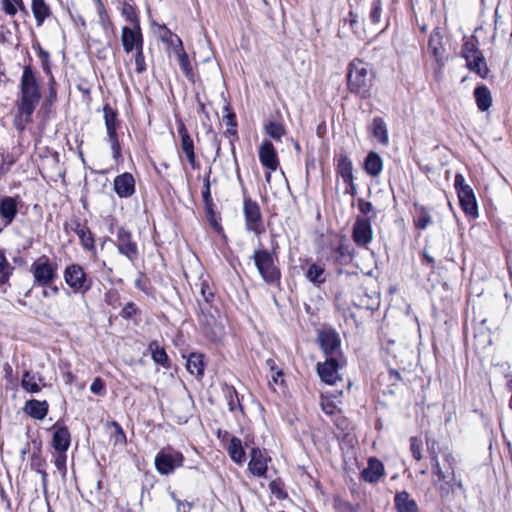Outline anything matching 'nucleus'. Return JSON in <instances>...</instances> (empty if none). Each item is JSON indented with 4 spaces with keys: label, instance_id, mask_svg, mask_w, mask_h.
Segmentation results:
<instances>
[{
    "label": "nucleus",
    "instance_id": "nucleus-60",
    "mask_svg": "<svg viewBox=\"0 0 512 512\" xmlns=\"http://www.w3.org/2000/svg\"><path fill=\"white\" fill-rule=\"evenodd\" d=\"M321 407H322V410L324 411V413L327 415L334 414L336 411V408H337L336 405L332 401L324 400V399H322Z\"/></svg>",
    "mask_w": 512,
    "mask_h": 512
},
{
    "label": "nucleus",
    "instance_id": "nucleus-13",
    "mask_svg": "<svg viewBox=\"0 0 512 512\" xmlns=\"http://www.w3.org/2000/svg\"><path fill=\"white\" fill-rule=\"evenodd\" d=\"M352 239L360 247H367L373 240L371 218L358 217L353 225Z\"/></svg>",
    "mask_w": 512,
    "mask_h": 512
},
{
    "label": "nucleus",
    "instance_id": "nucleus-15",
    "mask_svg": "<svg viewBox=\"0 0 512 512\" xmlns=\"http://www.w3.org/2000/svg\"><path fill=\"white\" fill-rule=\"evenodd\" d=\"M121 43L126 53L143 47V36L139 24L133 27L124 26L121 33Z\"/></svg>",
    "mask_w": 512,
    "mask_h": 512
},
{
    "label": "nucleus",
    "instance_id": "nucleus-20",
    "mask_svg": "<svg viewBox=\"0 0 512 512\" xmlns=\"http://www.w3.org/2000/svg\"><path fill=\"white\" fill-rule=\"evenodd\" d=\"M259 160L264 167L271 171H275L278 168V156L273 144L270 141H264L260 146Z\"/></svg>",
    "mask_w": 512,
    "mask_h": 512
},
{
    "label": "nucleus",
    "instance_id": "nucleus-31",
    "mask_svg": "<svg viewBox=\"0 0 512 512\" xmlns=\"http://www.w3.org/2000/svg\"><path fill=\"white\" fill-rule=\"evenodd\" d=\"M31 10L37 26H41L51 16V9L45 0H31Z\"/></svg>",
    "mask_w": 512,
    "mask_h": 512
},
{
    "label": "nucleus",
    "instance_id": "nucleus-58",
    "mask_svg": "<svg viewBox=\"0 0 512 512\" xmlns=\"http://www.w3.org/2000/svg\"><path fill=\"white\" fill-rule=\"evenodd\" d=\"M44 460L40 456L34 455L31 459V465L33 468H36L39 473H41L43 480H45L47 474L44 470H41L40 468L43 465Z\"/></svg>",
    "mask_w": 512,
    "mask_h": 512
},
{
    "label": "nucleus",
    "instance_id": "nucleus-42",
    "mask_svg": "<svg viewBox=\"0 0 512 512\" xmlns=\"http://www.w3.org/2000/svg\"><path fill=\"white\" fill-rule=\"evenodd\" d=\"M224 110L227 114L223 117V121L226 126V134L237 137V121L236 115L233 112H230L229 106H225Z\"/></svg>",
    "mask_w": 512,
    "mask_h": 512
},
{
    "label": "nucleus",
    "instance_id": "nucleus-62",
    "mask_svg": "<svg viewBox=\"0 0 512 512\" xmlns=\"http://www.w3.org/2000/svg\"><path fill=\"white\" fill-rule=\"evenodd\" d=\"M135 287L141 291L146 292L147 290V281L143 275H139L134 281Z\"/></svg>",
    "mask_w": 512,
    "mask_h": 512
},
{
    "label": "nucleus",
    "instance_id": "nucleus-53",
    "mask_svg": "<svg viewBox=\"0 0 512 512\" xmlns=\"http://www.w3.org/2000/svg\"><path fill=\"white\" fill-rule=\"evenodd\" d=\"M123 15L127 18L128 21H130L133 26L136 24H139V20L137 17V14L135 13L134 9L130 5H125L122 10Z\"/></svg>",
    "mask_w": 512,
    "mask_h": 512
},
{
    "label": "nucleus",
    "instance_id": "nucleus-18",
    "mask_svg": "<svg viewBox=\"0 0 512 512\" xmlns=\"http://www.w3.org/2000/svg\"><path fill=\"white\" fill-rule=\"evenodd\" d=\"M114 191L120 198H128L135 192V180L132 174L125 172L114 179Z\"/></svg>",
    "mask_w": 512,
    "mask_h": 512
},
{
    "label": "nucleus",
    "instance_id": "nucleus-50",
    "mask_svg": "<svg viewBox=\"0 0 512 512\" xmlns=\"http://www.w3.org/2000/svg\"><path fill=\"white\" fill-rule=\"evenodd\" d=\"M200 293H201L203 300L207 304H209L214 298V293L206 281L201 282Z\"/></svg>",
    "mask_w": 512,
    "mask_h": 512
},
{
    "label": "nucleus",
    "instance_id": "nucleus-22",
    "mask_svg": "<svg viewBox=\"0 0 512 512\" xmlns=\"http://www.w3.org/2000/svg\"><path fill=\"white\" fill-rule=\"evenodd\" d=\"M248 464L249 471L258 477L265 476L267 472V459L259 448H253L250 453Z\"/></svg>",
    "mask_w": 512,
    "mask_h": 512
},
{
    "label": "nucleus",
    "instance_id": "nucleus-4",
    "mask_svg": "<svg viewBox=\"0 0 512 512\" xmlns=\"http://www.w3.org/2000/svg\"><path fill=\"white\" fill-rule=\"evenodd\" d=\"M252 258L257 271L266 284H279L281 272L276 266L274 255L271 252L259 248L254 251Z\"/></svg>",
    "mask_w": 512,
    "mask_h": 512
},
{
    "label": "nucleus",
    "instance_id": "nucleus-48",
    "mask_svg": "<svg viewBox=\"0 0 512 512\" xmlns=\"http://www.w3.org/2000/svg\"><path fill=\"white\" fill-rule=\"evenodd\" d=\"M135 64H136V71L138 74H142L146 70V63H145V57L143 53V47L138 48V50H135Z\"/></svg>",
    "mask_w": 512,
    "mask_h": 512
},
{
    "label": "nucleus",
    "instance_id": "nucleus-21",
    "mask_svg": "<svg viewBox=\"0 0 512 512\" xmlns=\"http://www.w3.org/2000/svg\"><path fill=\"white\" fill-rule=\"evenodd\" d=\"M198 320L207 337L216 340L222 335L221 325L218 324L213 315L204 313L203 308H201V314L198 316Z\"/></svg>",
    "mask_w": 512,
    "mask_h": 512
},
{
    "label": "nucleus",
    "instance_id": "nucleus-59",
    "mask_svg": "<svg viewBox=\"0 0 512 512\" xmlns=\"http://www.w3.org/2000/svg\"><path fill=\"white\" fill-rule=\"evenodd\" d=\"M86 225L82 224L78 219H73L69 224L65 225L66 229H70L79 235L80 230H83Z\"/></svg>",
    "mask_w": 512,
    "mask_h": 512
},
{
    "label": "nucleus",
    "instance_id": "nucleus-56",
    "mask_svg": "<svg viewBox=\"0 0 512 512\" xmlns=\"http://www.w3.org/2000/svg\"><path fill=\"white\" fill-rule=\"evenodd\" d=\"M358 209L364 215H368L374 212L373 204L369 201H365L364 199L358 200Z\"/></svg>",
    "mask_w": 512,
    "mask_h": 512
},
{
    "label": "nucleus",
    "instance_id": "nucleus-52",
    "mask_svg": "<svg viewBox=\"0 0 512 512\" xmlns=\"http://www.w3.org/2000/svg\"><path fill=\"white\" fill-rule=\"evenodd\" d=\"M270 491L273 495H275L278 499H283L286 497V493L283 491L280 482L273 480L269 483Z\"/></svg>",
    "mask_w": 512,
    "mask_h": 512
},
{
    "label": "nucleus",
    "instance_id": "nucleus-40",
    "mask_svg": "<svg viewBox=\"0 0 512 512\" xmlns=\"http://www.w3.org/2000/svg\"><path fill=\"white\" fill-rule=\"evenodd\" d=\"M152 359L163 367H169V358L164 348L160 347L156 341L149 344Z\"/></svg>",
    "mask_w": 512,
    "mask_h": 512
},
{
    "label": "nucleus",
    "instance_id": "nucleus-38",
    "mask_svg": "<svg viewBox=\"0 0 512 512\" xmlns=\"http://www.w3.org/2000/svg\"><path fill=\"white\" fill-rule=\"evenodd\" d=\"M432 223V217L429 211L423 207L415 205L414 225L417 229L424 230Z\"/></svg>",
    "mask_w": 512,
    "mask_h": 512
},
{
    "label": "nucleus",
    "instance_id": "nucleus-28",
    "mask_svg": "<svg viewBox=\"0 0 512 512\" xmlns=\"http://www.w3.org/2000/svg\"><path fill=\"white\" fill-rule=\"evenodd\" d=\"M337 170L343 181L348 184L352 190H354L355 185L353 183V165L347 155H340Z\"/></svg>",
    "mask_w": 512,
    "mask_h": 512
},
{
    "label": "nucleus",
    "instance_id": "nucleus-46",
    "mask_svg": "<svg viewBox=\"0 0 512 512\" xmlns=\"http://www.w3.org/2000/svg\"><path fill=\"white\" fill-rule=\"evenodd\" d=\"M226 398L230 411H235L237 407L241 408L238 394L234 388H228L226 391Z\"/></svg>",
    "mask_w": 512,
    "mask_h": 512
},
{
    "label": "nucleus",
    "instance_id": "nucleus-54",
    "mask_svg": "<svg viewBox=\"0 0 512 512\" xmlns=\"http://www.w3.org/2000/svg\"><path fill=\"white\" fill-rule=\"evenodd\" d=\"M57 311L61 316H70L72 314V305L69 301H59Z\"/></svg>",
    "mask_w": 512,
    "mask_h": 512
},
{
    "label": "nucleus",
    "instance_id": "nucleus-6",
    "mask_svg": "<svg viewBox=\"0 0 512 512\" xmlns=\"http://www.w3.org/2000/svg\"><path fill=\"white\" fill-rule=\"evenodd\" d=\"M462 55L466 60L467 67L477 73L481 78H486L489 73L485 58L477 46L467 41L462 46Z\"/></svg>",
    "mask_w": 512,
    "mask_h": 512
},
{
    "label": "nucleus",
    "instance_id": "nucleus-55",
    "mask_svg": "<svg viewBox=\"0 0 512 512\" xmlns=\"http://www.w3.org/2000/svg\"><path fill=\"white\" fill-rule=\"evenodd\" d=\"M90 390L92 393L96 394V395H101L103 394L104 390H105V384L104 382L102 381L101 378H95L90 386Z\"/></svg>",
    "mask_w": 512,
    "mask_h": 512
},
{
    "label": "nucleus",
    "instance_id": "nucleus-43",
    "mask_svg": "<svg viewBox=\"0 0 512 512\" xmlns=\"http://www.w3.org/2000/svg\"><path fill=\"white\" fill-rule=\"evenodd\" d=\"M80 243L85 250L93 251L95 250V241L92 232L86 226L83 230H80L79 235Z\"/></svg>",
    "mask_w": 512,
    "mask_h": 512
},
{
    "label": "nucleus",
    "instance_id": "nucleus-37",
    "mask_svg": "<svg viewBox=\"0 0 512 512\" xmlns=\"http://www.w3.org/2000/svg\"><path fill=\"white\" fill-rule=\"evenodd\" d=\"M372 134L381 143L388 144V131L386 123L381 117H375L372 122Z\"/></svg>",
    "mask_w": 512,
    "mask_h": 512
},
{
    "label": "nucleus",
    "instance_id": "nucleus-7",
    "mask_svg": "<svg viewBox=\"0 0 512 512\" xmlns=\"http://www.w3.org/2000/svg\"><path fill=\"white\" fill-rule=\"evenodd\" d=\"M243 213L246 231L253 232L256 236L261 235L264 232V226L260 207L257 202L249 197H245L243 201Z\"/></svg>",
    "mask_w": 512,
    "mask_h": 512
},
{
    "label": "nucleus",
    "instance_id": "nucleus-3",
    "mask_svg": "<svg viewBox=\"0 0 512 512\" xmlns=\"http://www.w3.org/2000/svg\"><path fill=\"white\" fill-rule=\"evenodd\" d=\"M375 73L371 65L359 58L353 59L347 67V87L356 96L366 99L371 96Z\"/></svg>",
    "mask_w": 512,
    "mask_h": 512
},
{
    "label": "nucleus",
    "instance_id": "nucleus-61",
    "mask_svg": "<svg viewBox=\"0 0 512 512\" xmlns=\"http://www.w3.org/2000/svg\"><path fill=\"white\" fill-rule=\"evenodd\" d=\"M65 463H66V455H65V453H63V454L59 453V455L55 459V466L57 467V469L59 471L65 472V470H66Z\"/></svg>",
    "mask_w": 512,
    "mask_h": 512
},
{
    "label": "nucleus",
    "instance_id": "nucleus-45",
    "mask_svg": "<svg viewBox=\"0 0 512 512\" xmlns=\"http://www.w3.org/2000/svg\"><path fill=\"white\" fill-rule=\"evenodd\" d=\"M210 174H211V169L208 170V173L204 178V189L202 191L203 201L207 208L211 207L213 204L211 192H210V180H209Z\"/></svg>",
    "mask_w": 512,
    "mask_h": 512
},
{
    "label": "nucleus",
    "instance_id": "nucleus-51",
    "mask_svg": "<svg viewBox=\"0 0 512 512\" xmlns=\"http://www.w3.org/2000/svg\"><path fill=\"white\" fill-rule=\"evenodd\" d=\"M138 312V308L133 302L127 303L120 312V316L124 319L132 318Z\"/></svg>",
    "mask_w": 512,
    "mask_h": 512
},
{
    "label": "nucleus",
    "instance_id": "nucleus-24",
    "mask_svg": "<svg viewBox=\"0 0 512 512\" xmlns=\"http://www.w3.org/2000/svg\"><path fill=\"white\" fill-rule=\"evenodd\" d=\"M18 213L16 198L4 196L0 198V217L5 221V225H10Z\"/></svg>",
    "mask_w": 512,
    "mask_h": 512
},
{
    "label": "nucleus",
    "instance_id": "nucleus-57",
    "mask_svg": "<svg viewBox=\"0 0 512 512\" xmlns=\"http://www.w3.org/2000/svg\"><path fill=\"white\" fill-rule=\"evenodd\" d=\"M2 9L9 16L16 15L15 2L13 0H2Z\"/></svg>",
    "mask_w": 512,
    "mask_h": 512
},
{
    "label": "nucleus",
    "instance_id": "nucleus-63",
    "mask_svg": "<svg viewBox=\"0 0 512 512\" xmlns=\"http://www.w3.org/2000/svg\"><path fill=\"white\" fill-rule=\"evenodd\" d=\"M271 379L275 384L283 383V372L281 369L271 372Z\"/></svg>",
    "mask_w": 512,
    "mask_h": 512
},
{
    "label": "nucleus",
    "instance_id": "nucleus-23",
    "mask_svg": "<svg viewBox=\"0 0 512 512\" xmlns=\"http://www.w3.org/2000/svg\"><path fill=\"white\" fill-rule=\"evenodd\" d=\"M52 446L58 453H66L70 446L71 436L69 430L66 426H57L54 427Z\"/></svg>",
    "mask_w": 512,
    "mask_h": 512
},
{
    "label": "nucleus",
    "instance_id": "nucleus-8",
    "mask_svg": "<svg viewBox=\"0 0 512 512\" xmlns=\"http://www.w3.org/2000/svg\"><path fill=\"white\" fill-rule=\"evenodd\" d=\"M34 281L40 286H48L57 277V266L49 258L42 256L31 265Z\"/></svg>",
    "mask_w": 512,
    "mask_h": 512
},
{
    "label": "nucleus",
    "instance_id": "nucleus-35",
    "mask_svg": "<svg viewBox=\"0 0 512 512\" xmlns=\"http://www.w3.org/2000/svg\"><path fill=\"white\" fill-rule=\"evenodd\" d=\"M306 278L316 286H320L326 280L325 269L322 265L312 263L305 272Z\"/></svg>",
    "mask_w": 512,
    "mask_h": 512
},
{
    "label": "nucleus",
    "instance_id": "nucleus-41",
    "mask_svg": "<svg viewBox=\"0 0 512 512\" xmlns=\"http://www.w3.org/2000/svg\"><path fill=\"white\" fill-rule=\"evenodd\" d=\"M336 260L341 264H348L352 261L354 251L351 245L345 242H341L336 249Z\"/></svg>",
    "mask_w": 512,
    "mask_h": 512
},
{
    "label": "nucleus",
    "instance_id": "nucleus-34",
    "mask_svg": "<svg viewBox=\"0 0 512 512\" xmlns=\"http://www.w3.org/2000/svg\"><path fill=\"white\" fill-rule=\"evenodd\" d=\"M42 377H36L30 371H25L22 375L21 386L22 388L29 393H38L41 391V386L39 382H42Z\"/></svg>",
    "mask_w": 512,
    "mask_h": 512
},
{
    "label": "nucleus",
    "instance_id": "nucleus-10",
    "mask_svg": "<svg viewBox=\"0 0 512 512\" xmlns=\"http://www.w3.org/2000/svg\"><path fill=\"white\" fill-rule=\"evenodd\" d=\"M183 462V454L171 449L161 450L157 453L154 460L156 470L161 475H169L173 473L176 468L183 465Z\"/></svg>",
    "mask_w": 512,
    "mask_h": 512
},
{
    "label": "nucleus",
    "instance_id": "nucleus-26",
    "mask_svg": "<svg viewBox=\"0 0 512 512\" xmlns=\"http://www.w3.org/2000/svg\"><path fill=\"white\" fill-rule=\"evenodd\" d=\"M381 14H382V3L381 0H373L371 3V9L368 15V20L370 25L374 30L379 29V32H384L388 26L389 21H385L383 25H381Z\"/></svg>",
    "mask_w": 512,
    "mask_h": 512
},
{
    "label": "nucleus",
    "instance_id": "nucleus-16",
    "mask_svg": "<svg viewBox=\"0 0 512 512\" xmlns=\"http://www.w3.org/2000/svg\"><path fill=\"white\" fill-rule=\"evenodd\" d=\"M339 363L336 357L327 358L324 363L317 364V372L323 382L334 385L340 376L338 373Z\"/></svg>",
    "mask_w": 512,
    "mask_h": 512
},
{
    "label": "nucleus",
    "instance_id": "nucleus-29",
    "mask_svg": "<svg viewBox=\"0 0 512 512\" xmlns=\"http://www.w3.org/2000/svg\"><path fill=\"white\" fill-rule=\"evenodd\" d=\"M177 42H178V45L175 47V53L177 56L178 63L180 65V68H181L182 72L184 73V75L188 79L192 80L194 73H193L192 65L189 61L188 54L185 52L183 45H182V41L178 37H177Z\"/></svg>",
    "mask_w": 512,
    "mask_h": 512
},
{
    "label": "nucleus",
    "instance_id": "nucleus-32",
    "mask_svg": "<svg viewBox=\"0 0 512 512\" xmlns=\"http://www.w3.org/2000/svg\"><path fill=\"white\" fill-rule=\"evenodd\" d=\"M474 97L480 111H487L492 105L491 92L485 85L477 86L474 89Z\"/></svg>",
    "mask_w": 512,
    "mask_h": 512
},
{
    "label": "nucleus",
    "instance_id": "nucleus-19",
    "mask_svg": "<svg viewBox=\"0 0 512 512\" xmlns=\"http://www.w3.org/2000/svg\"><path fill=\"white\" fill-rule=\"evenodd\" d=\"M384 474L383 463L379 459L371 457L368 460L367 467L361 472V478L368 483H377Z\"/></svg>",
    "mask_w": 512,
    "mask_h": 512
},
{
    "label": "nucleus",
    "instance_id": "nucleus-1",
    "mask_svg": "<svg viewBox=\"0 0 512 512\" xmlns=\"http://www.w3.org/2000/svg\"><path fill=\"white\" fill-rule=\"evenodd\" d=\"M41 98L35 74L30 66L23 69L20 82V95L16 102L17 114L14 118L15 128L22 132L31 122L32 114Z\"/></svg>",
    "mask_w": 512,
    "mask_h": 512
},
{
    "label": "nucleus",
    "instance_id": "nucleus-30",
    "mask_svg": "<svg viewBox=\"0 0 512 512\" xmlns=\"http://www.w3.org/2000/svg\"><path fill=\"white\" fill-rule=\"evenodd\" d=\"M395 507L398 512H418V506L414 499L406 491L395 495Z\"/></svg>",
    "mask_w": 512,
    "mask_h": 512
},
{
    "label": "nucleus",
    "instance_id": "nucleus-64",
    "mask_svg": "<svg viewBox=\"0 0 512 512\" xmlns=\"http://www.w3.org/2000/svg\"><path fill=\"white\" fill-rule=\"evenodd\" d=\"M38 56L41 59L44 68L48 65L49 53L43 50L41 47L38 48Z\"/></svg>",
    "mask_w": 512,
    "mask_h": 512
},
{
    "label": "nucleus",
    "instance_id": "nucleus-25",
    "mask_svg": "<svg viewBox=\"0 0 512 512\" xmlns=\"http://www.w3.org/2000/svg\"><path fill=\"white\" fill-rule=\"evenodd\" d=\"M442 39H443V37H442V34H441L439 28H436L432 31V33L429 37V42H428V47L432 51L434 58L441 65L444 62V52H445V49H444L443 43H442Z\"/></svg>",
    "mask_w": 512,
    "mask_h": 512
},
{
    "label": "nucleus",
    "instance_id": "nucleus-27",
    "mask_svg": "<svg viewBox=\"0 0 512 512\" xmlns=\"http://www.w3.org/2000/svg\"><path fill=\"white\" fill-rule=\"evenodd\" d=\"M24 411L34 419L43 420L48 413V403L32 399L26 402Z\"/></svg>",
    "mask_w": 512,
    "mask_h": 512
},
{
    "label": "nucleus",
    "instance_id": "nucleus-47",
    "mask_svg": "<svg viewBox=\"0 0 512 512\" xmlns=\"http://www.w3.org/2000/svg\"><path fill=\"white\" fill-rule=\"evenodd\" d=\"M112 426L114 428V433L112 435V439L114 441V444L117 445V444H120V445H123L126 443V435L123 431V429L121 428V426L117 423V422H113L112 423Z\"/></svg>",
    "mask_w": 512,
    "mask_h": 512
},
{
    "label": "nucleus",
    "instance_id": "nucleus-39",
    "mask_svg": "<svg viewBox=\"0 0 512 512\" xmlns=\"http://www.w3.org/2000/svg\"><path fill=\"white\" fill-rule=\"evenodd\" d=\"M187 370L197 377H201L204 373L203 357L198 353H191L186 363Z\"/></svg>",
    "mask_w": 512,
    "mask_h": 512
},
{
    "label": "nucleus",
    "instance_id": "nucleus-36",
    "mask_svg": "<svg viewBox=\"0 0 512 512\" xmlns=\"http://www.w3.org/2000/svg\"><path fill=\"white\" fill-rule=\"evenodd\" d=\"M227 450L234 462L242 464L245 461V451L239 438L233 437L230 440Z\"/></svg>",
    "mask_w": 512,
    "mask_h": 512
},
{
    "label": "nucleus",
    "instance_id": "nucleus-14",
    "mask_svg": "<svg viewBox=\"0 0 512 512\" xmlns=\"http://www.w3.org/2000/svg\"><path fill=\"white\" fill-rule=\"evenodd\" d=\"M317 342L326 356L336 357L340 353V338L335 331L323 330L318 333Z\"/></svg>",
    "mask_w": 512,
    "mask_h": 512
},
{
    "label": "nucleus",
    "instance_id": "nucleus-33",
    "mask_svg": "<svg viewBox=\"0 0 512 512\" xmlns=\"http://www.w3.org/2000/svg\"><path fill=\"white\" fill-rule=\"evenodd\" d=\"M364 168L370 176H378L383 170V161L379 154L370 152L365 159Z\"/></svg>",
    "mask_w": 512,
    "mask_h": 512
},
{
    "label": "nucleus",
    "instance_id": "nucleus-11",
    "mask_svg": "<svg viewBox=\"0 0 512 512\" xmlns=\"http://www.w3.org/2000/svg\"><path fill=\"white\" fill-rule=\"evenodd\" d=\"M455 188L463 211L469 215H476L478 206L473 189L465 183V179L461 174L455 176Z\"/></svg>",
    "mask_w": 512,
    "mask_h": 512
},
{
    "label": "nucleus",
    "instance_id": "nucleus-17",
    "mask_svg": "<svg viewBox=\"0 0 512 512\" xmlns=\"http://www.w3.org/2000/svg\"><path fill=\"white\" fill-rule=\"evenodd\" d=\"M177 131L181 137V149L185 153L189 164L193 169H198L199 163L196 160L194 142L182 121L178 122Z\"/></svg>",
    "mask_w": 512,
    "mask_h": 512
},
{
    "label": "nucleus",
    "instance_id": "nucleus-44",
    "mask_svg": "<svg viewBox=\"0 0 512 512\" xmlns=\"http://www.w3.org/2000/svg\"><path fill=\"white\" fill-rule=\"evenodd\" d=\"M266 133L273 139L280 141L281 137L285 134V129L282 124L278 122H269L265 127Z\"/></svg>",
    "mask_w": 512,
    "mask_h": 512
},
{
    "label": "nucleus",
    "instance_id": "nucleus-12",
    "mask_svg": "<svg viewBox=\"0 0 512 512\" xmlns=\"http://www.w3.org/2000/svg\"><path fill=\"white\" fill-rule=\"evenodd\" d=\"M115 246L121 255L127 257L131 262H134L138 257V247L136 242L132 239V234L123 227L119 228L116 233Z\"/></svg>",
    "mask_w": 512,
    "mask_h": 512
},
{
    "label": "nucleus",
    "instance_id": "nucleus-9",
    "mask_svg": "<svg viewBox=\"0 0 512 512\" xmlns=\"http://www.w3.org/2000/svg\"><path fill=\"white\" fill-rule=\"evenodd\" d=\"M104 122L107 131V141L112 150V156L115 160L121 157V146L117 135V113L108 104L103 107Z\"/></svg>",
    "mask_w": 512,
    "mask_h": 512
},
{
    "label": "nucleus",
    "instance_id": "nucleus-2",
    "mask_svg": "<svg viewBox=\"0 0 512 512\" xmlns=\"http://www.w3.org/2000/svg\"><path fill=\"white\" fill-rule=\"evenodd\" d=\"M431 460L433 474L437 478L434 485L442 499H451L454 495L455 488L465 492L462 480L456 476L455 458L452 453L446 452L444 454L442 464L439 462L438 455L434 452H432Z\"/></svg>",
    "mask_w": 512,
    "mask_h": 512
},
{
    "label": "nucleus",
    "instance_id": "nucleus-49",
    "mask_svg": "<svg viewBox=\"0 0 512 512\" xmlns=\"http://www.w3.org/2000/svg\"><path fill=\"white\" fill-rule=\"evenodd\" d=\"M421 448H422L421 440L418 439L417 437H412L410 439V450H411L413 457L418 461L422 459Z\"/></svg>",
    "mask_w": 512,
    "mask_h": 512
},
{
    "label": "nucleus",
    "instance_id": "nucleus-5",
    "mask_svg": "<svg viewBox=\"0 0 512 512\" xmlns=\"http://www.w3.org/2000/svg\"><path fill=\"white\" fill-rule=\"evenodd\" d=\"M64 281L75 293L85 294L91 290L93 281L79 264L68 265L64 270Z\"/></svg>",
    "mask_w": 512,
    "mask_h": 512
}]
</instances>
